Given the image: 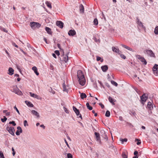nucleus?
Returning <instances> with one entry per match:
<instances>
[{"instance_id": "obj_5", "label": "nucleus", "mask_w": 158, "mask_h": 158, "mask_svg": "<svg viewBox=\"0 0 158 158\" xmlns=\"http://www.w3.org/2000/svg\"><path fill=\"white\" fill-rule=\"evenodd\" d=\"M40 24L38 23L31 22L30 23V26L33 29H34L36 28L39 27H40Z\"/></svg>"}, {"instance_id": "obj_16", "label": "nucleus", "mask_w": 158, "mask_h": 158, "mask_svg": "<svg viewBox=\"0 0 158 158\" xmlns=\"http://www.w3.org/2000/svg\"><path fill=\"white\" fill-rule=\"evenodd\" d=\"M32 69L34 71L35 73L37 76L39 75V73L38 72L37 68L35 66L33 67L32 68Z\"/></svg>"}, {"instance_id": "obj_36", "label": "nucleus", "mask_w": 158, "mask_h": 158, "mask_svg": "<svg viewBox=\"0 0 158 158\" xmlns=\"http://www.w3.org/2000/svg\"><path fill=\"white\" fill-rule=\"evenodd\" d=\"M0 29L2 31H3L7 32L8 31L5 28L2 27L0 26Z\"/></svg>"}, {"instance_id": "obj_40", "label": "nucleus", "mask_w": 158, "mask_h": 158, "mask_svg": "<svg viewBox=\"0 0 158 158\" xmlns=\"http://www.w3.org/2000/svg\"><path fill=\"white\" fill-rule=\"evenodd\" d=\"M67 158H73V156L71 153H69L67 155Z\"/></svg>"}, {"instance_id": "obj_8", "label": "nucleus", "mask_w": 158, "mask_h": 158, "mask_svg": "<svg viewBox=\"0 0 158 158\" xmlns=\"http://www.w3.org/2000/svg\"><path fill=\"white\" fill-rule=\"evenodd\" d=\"M157 66H158V65L155 64L152 68L154 74L156 76H157L158 75V70L157 68Z\"/></svg>"}, {"instance_id": "obj_63", "label": "nucleus", "mask_w": 158, "mask_h": 158, "mask_svg": "<svg viewBox=\"0 0 158 158\" xmlns=\"http://www.w3.org/2000/svg\"><path fill=\"white\" fill-rule=\"evenodd\" d=\"M44 40L46 44H48L47 41V39L45 38L44 37Z\"/></svg>"}, {"instance_id": "obj_9", "label": "nucleus", "mask_w": 158, "mask_h": 158, "mask_svg": "<svg viewBox=\"0 0 158 158\" xmlns=\"http://www.w3.org/2000/svg\"><path fill=\"white\" fill-rule=\"evenodd\" d=\"M62 52L63 57V60L65 62H67L68 60V54H64V52L63 50H62Z\"/></svg>"}, {"instance_id": "obj_12", "label": "nucleus", "mask_w": 158, "mask_h": 158, "mask_svg": "<svg viewBox=\"0 0 158 158\" xmlns=\"http://www.w3.org/2000/svg\"><path fill=\"white\" fill-rule=\"evenodd\" d=\"M68 34L70 36H73L76 34V32L74 30H70L68 33Z\"/></svg>"}, {"instance_id": "obj_32", "label": "nucleus", "mask_w": 158, "mask_h": 158, "mask_svg": "<svg viewBox=\"0 0 158 158\" xmlns=\"http://www.w3.org/2000/svg\"><path fill=\"white\" fill-rule=\"evenodd\" d=\"M110 112L108 110H107L106 112V113L105 114V116L106 117H109L110 116Z\"/></svg>"}, {"instance_id": "obj_11", "label": "nucleus", "mask_w": 158, "mask_h": 158, "mask_svg": "<svg viewBox=\"0 0 158 158\" xmlns=\"http://www.w3.org/2000/svg\"><path fill=\"white\" fill-rule=\"evenodd\" d=\"M112 49V51L114 52L118 53L119 54H120V53L121 52L120 51L119 49L118 48H117L115 47H113Z\"/></svg>"}, {"instance_id": "obj_54", "label": "nucleus", "mask_w": 158, "mask_h": 158, "mask_svg": "<svg viewBox=\"0 0 158 158\" xmlns=\"http://www.w3.org/2000/svg\"><path fill=\"white\" fill-rule=\"evenodd\" d=\"M57 47H58V48L60 50V51L62 52V49H61L60 48V44H57Z\"/></svg>"}, {"instance_id": "obj_30", "label": "nucleus", "mask_w": 158, "mask_h": 158, "mask_svg": "<svg viewBox=\"0 0 158 158\" xmlns=\"http://www.w3.org/2000/svg\"><path fill=\"white\" fill-rule=\"evenodd\" d=\"M154 32L156 35H158V26H156L154 30Z\"/></svg>"}, {"instance_id": "obj_10", "label": "nucleus", "mask_w": 158, "mask_h": 158, "mask_svg": "<svg viewBox=\"0 0 158 158\" xmlns=\"http://www.w3.org/2000/svg\"><path fill=\"white\" fill-rule=\"evenodd\" d=\"M56 25L60 28H62L63 27L64 23L61 21H57L56 22Z\"/></svg>"}, {"instance_id": "obj_48", "label": "nucleus", "mask_w": 158, "mask_h": 158, "mask_svg": "<svg viewBox=\"0 0 158 158\" xmlns=\"http://www.w3.org/2000/svg\"><path fill=\"white\" fill-rule=\"evenodd\" d=\"M55 53L56 54L57 56L60 55V52L58 50H56L55 51Z\"/></svg>"}, {"instance_id": "obj_62", "label": "nucleus", "mask_w": 158, "mask_h": 158, "mask_svg": "<svg viewBox=\"0 0 158 158\" xmlns=\"http://www.w3.org/2000/svg\"><path fill=\"white\" fill-rule=\"evenodd\" d=\"M52 55L55 58H56V55L55 54H54V53H52Z\"/></svg>"}, {"instance_id": "obj_45", "label": "nucleus", "mask_w": 158, "mask_h": 158, "mask_svg": "<svg viewBox=\"0 0 158 158\" xmlns=\"http://www.w3.org/2000/svg\"><path fill=\"white\" fill-rule=\"evenodd\" d=\"M127 139H126V138H125L124 139H121V142L123 143V142H127Z\"/></svg>"}, {"instance_id": "obj_64", "label": "nucleus", "mask_w": 158, "mask_h": 158, "mask_svg": "<svg viewBox=\"0 0 158 158\" xmlns=\"http://www.w3.org/2000/svg\"><path fill=\"white\" fill-rule=\"evenodd\" d=\"M5 52L7 54L8 56H10L9 54L6 50Z\"/></svg>"}, {"instance_id": "obj_21", "label": "nucleus", "mask_w": 158, "mask_h": 158, "mask_svg": "<svg viewBox=\"0 0 158 158\" xmlns=\"http://www.w3.org/2000/svg\"><path fill=\"white\" fill-rule=\"evenodd\" d=\"M25 102L27 104V105L28 106L30 107H33V105L30 102L28 101H26Z\"/></svg>"}, {"instance_id": "obj_3", "label": "nucleus", "mask_w": 158, "mask_h": 158, "mask_svg": "<svg viewBox=\"0 0 158 158\" xmlns=\"http://www.w3.org/2000/svg\"><path fill=\"white\" fill-rule=\"evenodd\" d=\"M137 22L136 23L137 24V27L139 29H145V27L143 25V23L139 21L138 18L136 19Z\"/></svg>"}, {"instance_id": "obj_51", "label": "nucleus", "mask_w": 158, "mask_h": 158, "mask_svg": "<svg viewBox=\"0 0 158 158\" xmlns=\"http://www.w3.org/2000/svg\"><path fill=\"white\" fill-rule=\"evenodd\" d=\"M64 111L66 113H69V111L68 110H67V109L64 107Z\"/></svg>"}, {"instance_id": "obj_46", "label": "nucleus", "mask_w": 158, "mask_h": 158, "mask_svg": "<svg viewBox=\"0 0 158 158\" xmlns=\"http://www.w3.org/2000/svg\"><path fill=\"white\" fill-rule=\"evenodd\" d=\"M24 125L25 127H26V126H28V124H27V120H25L23 122Z\"/></svg>"}, {"instance_id": "obj_34", "label": "nucleus", "mask_w": 158, "mask_h": 158, "mask_svg": "<svg viewBox=\"0 0 158 158\" xmlns=\"http://www.w3.org/2000/svg\"><path fill=\"white\" fill-rule=\"evenodd\" d=\"M111 82L112 84L116 86H117L118 85V84L114 81H111Z\"/></svg>"}, {"instance_id": "obj_26", "label": "nucleus", "mask_w": 158, "mask_h": 158, "mask_svg": "<svg viewBox=\"0 0 158 158\" xmlns=\"http://www.w3.org/2000/svg\"><path fill=\"white\" fill-rule=\"evenodd\" d=\"M87 96L85 93H81V97L82 99L86 98Z\"/></svg>"}, {"instance_id": "obj_2", "label": "nucleus", "mask_w": 158, "mask_h": 158, "mask_svg": "<svg viewBox=\"0 0 158 158\" xmlns=\"http://www.w3.org/2000/svg\"><path fill=\"white\" fill-rule=\"evenodd\" d=\"M144 53L151 57H155V56L153 52L151 50L146 49L144 51Z\"/></svg>"}, {"instance_id": "obj_43", "label": "nucleus", "mask_w": 158, "mask_h": 158, "mask_svg": "<svg viewBox=\"0 0 158 158\" xmlns=\"http://www.w3.org/2000/svg\"><path fill=\"white\" fill-rule=\"evenodd\" d=\"M10 124H12L14 126H15L16 125V124L15 123L14 121H12L10 122L9 123Z\"/></svg>"}, {"instance_id": "obj_29", "label": "nucleus", "mask_w": 158, "mask_h": 158, "mask_svg": "<svg viewBox=\"0 0 158 158\" xmlns=\"http://www.w3.org/2000/svg\"><path fill=\"white\" fill-rule=\"evenodd\" d=\"M63 91L65 92H67V89L66 88V86L65 85V84L64 83L63 84Z\"/></svg>"}, {"instance_id": "obj_37", "label": "nucleus", "mask_w": 158, "mask_h": 158, "mask_svg": "<svg viewBox=\"0 0 158 158\" xmlns=\"http://www.w3.org/2000/svg\"><path fill=\"white\" fill-rule=\"evenodd\" d=\"M123 158H127V155H126L124 152H123L122 154Z\"/></svg>"}, {"instance_id": "obj_50", "label": "nucleus", "mask_w": 158, "mask_h": 158, "mask_svg": "<svg viewBox=\"0 0 158 158\" xmlns=\"http://www.w3.org/2000/svg\"><path fill=\"white\" fill-rule=\"evenodd\" d=\"M121 57L124 59H125L126 58V57L124 55H123V54H120V55Z\"/></svg>"}, {"instance_id": "obj_52", "label": "nucleus", "mask_w": 158, "mask_h": 158, "mask_svg": "<svg viewBox=\"0 0 158 158\" xmlns=\"http://www.w3.org/2000/svg\"><path fill=\"white\" fill-rule=\"evenodd\" d=\"M64 142L66 143V144L67 146L69 148V145L68 143V142H67L66 140L64 139Z\"/></svg>"}, {"instance_id": "obj_53", "label": "nucleus", "mask_w": 158, "mask_h": 158, "mask_svg": "<svg viewBox=\"0 0 158 158\" xmlns=\"http://www.w3.org/2000/svg\"><path fill=\"white\" fill-rule=\"evenodd\" d=\"M99 105L101 106L102 108H103L104 107V105L103 104H102L101 103H99Z\"/></svg>"}, {"instance_id": "obj_14", "label": "nucleus", "mask_w": 158, "mask_h": 158, "mask_svg": "<svg viewBox=\"0 0 158 158\" xmlns=\"http://www.w3.org/2000/svg\"><path fill=\"white\" fill-rule=\"evenodd\" d=\"M101 133L102 134V136L103 138L105 139H107V137L106 135L105 134V131L103 130H102L101 131Z\"/></svg>"}, {"instance_id": "obj_58", "label": "nucleus", "mask_w": 158, "mask_h": 158, "mask_svg": "<svg viewBox=\"0 0 158 158\" xmlns=\"http://www.w3.org/2000/svg\"><path fill=\"white\" fill-rule=\"evenodd\" d=\"M101 59V58L100 57L98 56L97 57V60L98 61L100 60Z\"/></svg>"}, {"instance_id": "obj_41", "label": "nucleus", "mask_w": 158, "mask_h": 158, "mask_svg": "<svg viewBox=\"0 0 158 158\" xmlns=\"http://www.w3.org/2000/svg\"><path fill=\"white\" fill-rule=\"evenodd\" d=\"M17 129L19 131L20 133H21L22 132V130L20 127H17Z\"/></svg>"}, {"instance_id": "obj_47", "label": "nucleus", "mask_w": 158, "mask_h": 158, "mask_svg": "<svg viewBox=\"0 0 158 158\" xmlns=\"http://www.w3.org/2000/svg\"><path fill=\"white\" fill-rule=\"evenodd\" d=\"M11 149H12V151L13 152H12V155L13 156H14L15 155V150H14V148L12 147L11 148Z\"/></svg>"}, {"instance_id": "obj_33", "label": "nucleus", "mask_w": 158, "mask_h": 158, "mask_svg": "<svg viewBox=\"0 0 158 158\" xmlns=\"http://www.w3.org/2000/svg\"><path fill=\"white\" fill-rule=\"evenodd\" d=\"M94 23L95 25H97L98 24V19H95L94 21Z\"/></svg>"}, {"instance_id": "obj_23", "label": "nucleus", "mask_w": 158, "mask_h": 158, "mask_svg": "<svg viewBox=\"0 0 158 158\" xmlns=\"http://www.w3.org/2000/svg\"><path fill=\"white\" fill-rule=\"evenodd\" d=\"M45 29L46 31L48 32V34H52V33L51 31V29L50 28H49L48 27H45Z\"/></svg>"}, {"instance_id": "obj_28", "label": "nucleus", "mask_w": 158, "mask_h": 158, "mask_svg": "<svg viewBox=\"0 0 158 158\" xmlns=\"http://www.w3.org/2000/svg\"><path fill=\"white\" fill-rule=\"evenodd\" d=\"M86 106L88 109L90 110H91L93 109V108L92 106H91L89 105V103L87 102L86 104Z\"/></svg>"}, {"instance_id": "obj_56", "label": "nucleus", "mask_w": 158, "mask_h": 158, "mask_svg": "<svg viewBox=\"0 0 158 158\" xmlns=\"http://www.w3.org/2000/svg\"><path fill=\"white\" fill-rule=\"evenodd\" d=\"M16 134L17 135H20V132H19V131L18 130H17L16 132Z\"/></svg>"}, {"instance_id": "obj_6", "label": "nucleus", "mask_w": 158, "mask_h": 158, "mask_svg": "<svg viewBox=\"0 0 158 158\" xmlns=\"http://www.w3.org/2000/svg\"><path fill=\"white\" fill-rule=\"evenodd\" d=\"M6 130L12 135H15L14 131H15L14 128L13 127H9L7 126L6 128Z\"/></svg>"}, {"instance_id": "obj_59", "label": "nucleus", "mask_w": 158, "mask_h": 158, "mask_svg": "<svg viewBox=\"0 0 158 158\" xmlns=\"http://www.w3.org/2000/svg\"><path fill=\"white\" fill-rule=\"evenodd\" d=\"M40 127H42L44 129L45 128V126L43 125L42 124L40 125Z\"/></svg>"}, {"instance_id": "obj_39", "label": "nucleus", "mask_w": 158, "mask_h": 158, "mask_svg": "<svg viewBox=\"0 0 158 158\" xmlns=\"http://www.w3.org/2000/svg\"><path fill=\"white\" fill-rule=\"evenodd\" d=\"M135 141H138V142L137 143V144L138 145H139L141 143V142L140 141V140L138 139H135Z\"/></svg>"}, {"instance_id": "obj_31", "label": "nucleus", "mask_w": 158, "mask_h": 158, "mask_svg": "<svg viewBox=\"0 0 158 158\" xmlns=\"http://www.w3.org/2000/svg\"><path fill=\"white\" fill-rule=\"evenodd\" d=\"M108 100L109 102L112 104H114V102L113 98L110 97H109Z\"/></svg>"}, {"instance_id": "obj_20", "label": "nucleus", "mask_w": 158, "mask_h": 158, "mask_svg": "<svg viewBox=\"0 0 158 158\" xmlns=\"http://www.w3.org/2000/svg\"><path fill=\"white\" fill-rule=\"evenodd\" d=\"M140 60L143 63V64L144 65L147 64V61L144 57H142V58H140Z\"/></svg>"}, {"instance_id": "obj_15", "label": "nucleus", "mask_w": 158, "mask_h": 158, "mask_svg": "<svg viewBox=\"0 0 158 158\" xmlns=\"http://www.w3.org/2000/svg\"><path fill=\"white\" fill-rule=\"evenodd\" d=\"M8 71V73L10 75H12L14 74V70L12 68H9Z\"/></svg>"}, {"instance_id": "obj_27", "label": "nucleus", "mask_w": 158, "mask_h": 158, "mask_svg": "<svg viewBox=\"0 0 158 158\" xmlns=\"http://www.w3.org/2000/svg\"><path fill=\"white\" fill-rule=\"evenodd\" d=\"M80 11L82 12L83 13L84 12V8L83 5L82 4H81L80 5Z\"/></svg>"}, {"instance_id": "obj_19", "label": "nucleus", "mask_w": 158, "mask_h": 158, "mask_svg": "<svg viewBox=\"0 0 158 158\" xmlns=\"http://www.w3.org/2000/svg\"><path fill=\"white\" fill-rule=\"evenodd\" d=\"M121 45L123 47H124V48L127 49L128 50L131 51L132 52L134 51L133 50L132 48H130V47H129L128 46H127L126 45H124L123 44H122Z\"/></svg>"}, {"instance_id": "obj_49", "label": "nucleus", "mask_w": 158, "mask_h": 158, "mask_svg": "<svg viewBox=\"0 0 158 158\" xmlns=\"http://www.w3.org/2000/svg\"><path fill=\"white\" fill-rule=\"evenodd\" d=\"M14 109L16 110V111L19 114H20V113H19V110H18V109L16 107V106H15L14 107Z\"/></svg>"}, {"instance_id": "obj_13", "label": "nucleus", "mask_w": 158, "mask_h": 158, "mask_svg": "<svg viewBox=\"0 0 158 158\" xmlns=\"http://www.w3.org/2000/svg\"><path fill=\"white\" fill-rule=\"evenodd\" d=\"M31 113L34 115H35L37 118H39L40 117L39 113L35 110H32L31 111Z\"/></svg>"}, {"instance_id": "obj_57", "label": "nucleus", "mask_w": 158, "mask_h": 158, "mask_svg": "<svg viewBox=\"0 0 158 158\" xmlns=\"http://www.w3.org/2000/svg\"><path fill=\"white\" fill-rule=\"evenodd\" d=\"M138 154V152L137 151H135L134 152V154L135 156H137V154Z\"/></svg>"}, {"instance_id": "obj_4", "label": "nucleus", "mask_w": 158, "mask_h": 158, "mask_svg": "<svg viewBox=\"0 0 158 158\" xmlns=\"http://www.w3.org/2000/svg\"><path fill=\"white\" fill-rule=\"evenodd\" d=\"M12 91L18 95H22V92L19 89L17 86H13Z\"/></svg>"}, {"instance_id": "obj_44", "label": "nucleus", "mask_w": 158, "mask_h": 158, "mask_svg": "<svg viewBox=\"0 0 158 158\" xmlns=\"http://www.w3.org/2000/svg\"><path fill=\"white\" fill-rule=\"evenodd\" d=\"M94 134L95 135L96 138H98V137H100V135L98 133H97L96 132H95L94 133Z\"/></svg>"}, {"instance_id": "obj_55", "label": "nucleus", "mask_w": 158, "mask_h": 158, "mask_svg": "<svg viewBox=\"0 0 158 158\" xmlns=\"http://www.w3.org/2000/svg\"><path fill=\"white\" fill-rule=\"evenodd\" d=\"M73 110L74 111V112H76V111H77V110H78L76 107H75L74 106H73Z\"/></svg>"}, {"instance_id": "obj_42", "label": "nucleus", "mask_w": 158, "mask_h": 158, "mask_svg": "<svg viewBox=\"0 0 158 158\" xmlns=\"http://www.w3.org/2000/svg\"><path fill=\"white\" fill-rule=\"evenodd\" d=\"M96 140L97 141H98V143L100 144L101 143V140L100 139V137H98V138H96Z\"/></svg>"}, {"instance_id": "obj_35", "label": "nucleus", "mask_w": 158, "mask_h": 158, "mask_svg": "<svg viewBox=\"0 0 158 158\" xmlns=\"http://www.w3.org/2000/svg\"><path fill=\"white\" fill-rule=\"evenodd\" d=\"M7 119V118L5 116H4L3 118H1V120L2 122L4 123L6 121Z\"/></svg>"}, {"instance_id": "obj_7", "label": "nucleus", "mask_w": 158, "mask_h": 158, "mask_svg": "<svg viewBox=\"0 0 158 158\" xmlns=\"http://www.w3.org/2000/svg\"><path fill=\"white\" fill-rule=\"evenodd\" d=\"M140 98L141 101V103L143 105L144 104V102H145L148 98L146 96V94H144L142 96L140 97Z\"/></svg>"}, {"instance_id": "obj_17", "label": "nucleus", "mask_w": 158, "mask_h": 158, "mask_svg": "<svg viewBox=\"0 0 158 158\" xmlns=\"http://www.w3.org/2000/svg\"><path fill=\"white\" fill-rule=\"evenodd\" d=\"M101 69H102V70L103 72H106L108 69V66L106 65H105L103 66H102L101 67Z\"/></svg>"}, {"instance_id": "obj_38", "label": "nucleus", "mask_w": 158, "mask_h": 158, "mask_svg": "<svg viewBox=\"0 0 158 158\" xmlns=\"http://www.w3.org/2000/svg\"><path fill=\"white\" fill-rule=\"evenodd\" d=\"M0 158H5L2 152L0 151Z\"/></svg>"}, {"instance_id": "obj_25", "label": "nucleus", "mask_w": 158, "mask_h": 158, "mask_svg": "<svg viewBox=\"0 0 158 158\" xmlns=\"http://www.w3.org/2000/svg\"><path fill=\"white\" fill-rule=\"evenodd\" d=\"M75 112L77 116H79V117L80 118H81V119H82L81 115V114H80V112L78 110L76 111V112Z\"/></svg>"}, {"instance_id": "obj_18", "label": "nucleus", "mask_w": 158, "mask_h": 158, "mask_svg": "<svg viewBox=\"0 0 158 158\" xmlns=\"http://www.w3.org/2000/svg\"><path fill=\"white\" fill-rule=\"evenodd\" d=\"M30 96L32 97L35 98H37V99L38 98L39 96L38 95H37V94L32 93L31 92H30Z\"/></svg>"}, {"instance_id": "obj_60", "label": "nucleus", "mask_w": 158, "mask_h": 158, "mask_svg": "<svg viewBox=\"0 0 158 158\" xmlns=\"http://www.w3.org/2000/svg\"><path fill=\"white\" fill-rule=\"evenodd\" d=\"M10 112H7L6 114V116L10 115Z\"/></svg>"}, {"instance_id": "obj_1", "label": "nucleus", "mask_w": 158, "mask_h": 158, "mask_svg": "<svg viewBox=\"0 0 158 158\" xmlns=\"http://www.w3.org/2000/svg\"><path fill=\"white\" fill-rule=\"evenodd\" d=\"M77 77L80 85H84L85 84V80L83 73L81 70H78L77 71Z\"/></svg>"}, {"instance_id": "obj_61", "label": "nucleus", "mask_w": 158, "mask_h": 158, "mask_svg": "<svg viewBox=\"0 0 158 158\" xmlns=\"http://www.w3.org/2000/svg\"><path fill=\"white\" fill-rule=\"evenodd\" d=\"M137 58L138 59H140V58H142V57H141V56H140V55H138L137 56Z\"/></svg>"}, {"instance_id": "obj_24", "label": "nucleus", "mask_w": 158, "mask_h": 158, "mask_svg": "<svg viewBox=\"0 0 158 158\" xmlns=\"http://www.w3.org/2000/svg\"><path fill=\"white\" fill-rule=\"evenodd\" d=\"M45 4L50 9L52 8V6L51 4L48 1L46 2Z\"/></svg>"}, {"instance_id": "obj_22", "label": "nucleus", "mask_w": 158, "mask_h": 158, "mask_svg": "<svg viewBox=\"0 0 158 158\" xmlns=\"http://www.w3.org/2000/svg\"><path fill=\"white\" fill-rule=\"evenodd\" d=\"M147 106L148 107L150 110H151L153 108L152 105L150 102H148Z\"/></svg>"}]
</instances>
